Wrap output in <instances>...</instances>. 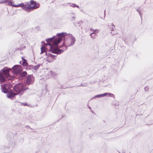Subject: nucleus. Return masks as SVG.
Listing matches in <instances>:
<instances>
[{
    "mask_svg": "<svg viewBox=\"0 0 153 153\" xmlns=\"http://www.w3.org/2000/svg\"><path fill=\"white\" fill-rule=\"evenodd\" d=\"M27 89L25 88V85L23 83H20L16 85L14 88L13 90H10L7 92V97L10 99H13L15 96L18 94L21 95L23 92Z\"/></svg>",
    "mask_w": 153,
    "mask_h": 153,
    "instance_id": "f257e3e1",
    "label": "nucleus"
},
{
    "mask_svg": "<svg viewBox=\"0 0 153 153\" xmlns=\"http://www.w3.org/2000/svg\"><path fill=\"white\" fill-rule=\"evenodd\" d=\"M39 4H37L36 2L33 0L30 1V3L28 2L26 4H22V8L27 12H29L32 10L37 8L39 7Z\"/></svg>",
    "mask_w": 153,
    "mask_h": 153,
    "instance_id": "f03ea898",
    "label": "nucleus"
},
{
    "mask_svg": "<svg viewBox=\"0 0 153 153\" xmlns=\"http://www.w3.org/2000/svg\"><path fill=\"white\" fill-rule=\"evenodd\" d=\"M41 43L42 45L45 44L46 46L49 45L50 46V51L53 53H56V54H60L62 52H63L65 50H66L67 49V47L65 46L63 48V49H60L59 48H55L54 47L53 43L52 44L51 43H48L47 44H45V42L44 41H42L41 42Z\"/></svg>",
    "mask_w": 153,
    "mask_h": 153,
    "instance_id": "7ed1b4c3",
    "label": "nucleus"
},
{
    "mask_svg": "<svg viewBox=\"0 0 153 153\" xmlns=\"http://www.w3.org/2000/svg\"><path fill=\"white\" fill-rule=\"evenodd\" d=\"M11 69L8 68H7L5 67L3 68L0 72L2 73L5 77H6L8 79L13 80L14 76H10L9 73Z\"/></svg>",
    "mask_w": 153,
    "mask_h": 153,
    "instance_id": "20e7f679",
    "label": "nucleus"
},
{
    "mask_svg": "<svg viewBox=\"0 0 153 153\" xmlns=\"http://www.w3.org/2000/svg\"><path fill=\"white\" fill-rule=\"evenodd\" d=\"M56 35L59 37L53 43L54 46H57L62 40L61 37H64L67 35V33L65 32H62L61 33H57Z\"/></svg>",
    "mask_w": 153,
    "mask_h": 153,
    "instance_id": "39448f33",
    "label": "nucleus"
},
{
    "mask_svg": "<svg viewBox=\"0 0 153 153\" xmlns=\"http://www.w3.org/2000/svg\"><path fill=\"white\" fill-rule=\"evenodd\" d=\"M34 78L32 75H28L26 78V84L28 85L32 84L34 83Z\"/></svg>",
    "mask_w": 153,
    "mask_h": 153,
    "instance_id": "423d86ee",
    "label": "nucleus"
},
{
    "mask_svg": "<svg viewBox=\"0 0 153 153\" xmlns=\"http://www.w3.org/2000/svg\"><path fill=\"white\" fill-rule=\"evenodd\" d=\"M21 66L19 65H14L12 68L13 73L14 74H19L21 71L20 67Z\"/></svg>",
    "mask_w": 153,
    "mask_h": 153,
    "instance_id": "0eeeda50",
    "label": "nucleus"
},
{
    "mask_svg": "<svg viewBox=\"0 0 153 153\" xmlns=\"http://www.w3.org/2000/svg\"><path fill=\"white\" fill-rule=\"evenodd\" d=\"M90 30L92 31L93 32L90 35V36L93 39H94L95 38V36H96V32L97 33H98V30H94L92 28H91L90 29Z\"/></svg>",
    "mask_w": 153,
    "mask_h": 153,
    "instance_id": "6e6552de",
    "label": "nucleus"
},
{
    "mask_svg": "<svg viewBox=\"0 0 153 153\" xmlns=\"http://www.w3.org/2000/svg\"><path fill=\"white\" fill-rule=\"evenodd\" d=\"M1 86L2 92L4 93H7L8 91V90L6 88V85L4 84L3 85H1Z\"/></svg>",
    "mask_w": 153,
    "mask_h": 153,
    "instance_id": "1a4fd4ad",
    "label": "nucleus"
},
{
    "mask_svg": "<svg viewBox=\"0 0 153 153\" xmlns=\"http://www.w3.org/2000/svg\"><path fill=\"white\" fill-rule=\"evenodd\" d=\"M6 79L4 78L2 73L0 72V84H2L5 82Z\"/></svg>",
    "mask_w": 153,
    "mask_h": 153,
    "instance_id": "9d476101",
    "label": "nucleus"
},
{
    "mask_svg": "<svg viewBox=\"0 0 153 153\" xmlns=\"http://www.w3.org/2000/svg\"><path fill=\"white\" fill-rule=\"evenodd\" d=\"M7 3V5H8L10 6H13V4H12V1L11 0H4L2 2H0V3Z\"/></svg>",
    "mask_w": 153,
    "mask_h": 153,
    "instance_id": "9b49d317",
    "label": "nucleus"
},
{
    "mask_svg": "<svg viewBox=\"0 0 153 153\" xmlns=\"http://www.w3.org/2000/svg\"><path fill=\"white\" fill-rule=\"evenodd\" d=\"M70 40L71 42V43L68 45V46L73 45L75 43L76 40L74 37L72 36H71V38H70Z\"/></svg>",
    "mask_w": 153,
    "mask_h": 153,
    "instance_id": "f8f14e48",
    "label": "nucleus"
},
{
    "mask_svg": "<svg viewBox=\"0 0 153 153\" xmlns=\"http://www.w3.org/2000/svg\"><path fill=\"white\" fill-rule=\"evenodd\" d=\"M27 74V72L25 71L20 74L19 77L20 78L22 79L24 77H25Z\"/></svg>",
    "mask_w": 153,
    "mask_h": 153,
    "instance_id": "ddd939ff",
    "label": "nucleus"
},
{
    "mask_svg": "<svg viewBox=\"0 0 153 153\" xmlns=\"http://www.w3.org/2000/svg\"><path fill=\"white\" fill-rule=\"evenodd\" d=\"M22 59L23 60V61L22 62V65L24 66H27L28 65V63L27 62V60L25 59Z\"/></svg>",
    "mask_w": 153,
    "mask_h": 153,
    "instance_id": "4468645a",
    "label": "nucleus"
},
{
    "mask_svg": "<svg viewBox=\"0 0 153 153\" xmlns=\"http://www.w3.org/2000/svg\"><path fill=\"white\" fill-rule=\"evenodd\" d=\"M46 51V48L45 47H44L42 45L41 47V53L40 54H42L45 52Z\"/></svg>",
    "mask_w": 153,
    "mask_h": 153,
    "instance_id": "2eb2a0df",
    "label": "nucleus"
},
{
    "mask_svg": "<svg viewBox=\"0 0 153 153\" xmlns=\"http://www.w3.org/2000/svg\"><path fill=\"white\" fill-rule=\"evenodd\" d=\"M40 65V64H38L36 65H35L33 67V69L35 70H37L39 68Z\"/></svg>",
    "mask_w": 153,
    "mask_h": 153,
    "instance_id": "dca6fc26",
    "label": "nucleus"
},
{
    "mask_svg": "<svg viewBox=\"0 0 153 153\" xmlns=\"http://www.w3.org/2000/svg\"><path fill=\"white\" fill-rule=\"evenodd\" d=\"M70 6L73 7H76L78 8H79V6L76 5V4H71V5H70Z\"/></svg>",
    "mask_w": 153,
    "mask_h": 153,
    "instance_id": "f3484780",
    "label": "nucleus"
},
{
    "mask_svg": "<svg viewBox=\"0 0 153 153\" xmlns=\"http://www.w3.org/2000/svg\"><path fill=\"white\" fill-rule=\"evenodd\" d=\"M23 3L20 4L18 5H16L15 4H13V6L14 7H22Z\"/></svg>",
    "mask_w": 153,
    "mask_h": 153,
    "instance_id": "a211bd4d",
    "label": "nucleus"
},
{
    "mask_svg": "<svg viewBox=\"0 0 153 153\" xmlns=\"http://www.w3.org/2000/svg\"><path fill=\"white\" fill-rule=\"evenodd\" d=\"M53 39V38H49L48 39H46V40L47 42H51L52 41V40Z\"/></svg>",
    "mask_w": 153,
    "mask_h": 153,
    "instance_id": "6ab92c4d",
    "label": "nucleus"
},
{
    "mask_svg": "<svg viewBox=\"0 0 153 153\" xmlns=\"http://www.w3.org/2000/svg\"><path fill=\"white\" fill-rule=\"evenodd\" d=\"M112 26H113V27H112L111 29V31H114V29L115 28V26L113 24H112Z\"/></svg>",
    "mask_w": 153,
    "mask_h": 153,
    "instance_id": "aec40b11",
    "label": "nucleus"
},
{
    "mask_svg": "<svg viewBox=\"0 0 153 153\" xmlns=\"http://www.w3.org/2000/svg\"><path fill=\"white\" fill-rule=\"evenodd\" d=\"M144 90L146 91H148L149 90V87H148L146 86V87H145L144 88Z\"/></svg>",
    "mask_w": 153,
    "mask_h": 153,
    "instance_id": "412c9836",
    "label": "nucleus"
},
{
    "mask_svg": "<svg viewBox=\"0 0 153 153\" xmlns=\"http://www.w3.org/2000/svg\"><path fill=\"white\" fill-rule=\"evenodd\" d=\"M108 95L109 96L111 97H114V94H111V93H109Z\"/></svg>",
    "mask_w": 153,
    "mask_h": 153,
    "instance_id": "4be33fe9",
    "label": "nucleus"
},
{
    "mask_svg": "<svg viewBox=\"0 0 153 153\" xmlns=\"http://www.w3.org/2000/svg\"><path fill=\"white\" fill-rule=\"evenodd\" d=\"M102 97V94H99V95H96L95 96V97Z\"/></svg>",
    "mask_w": 153,
    "mask_h": 153,
    "instance_id": "5701e85b",
    "label": "nucleus"
},
{
    "mask_svg": "<svg viewBox=\"0 0 153 153\" xmlns=\"http://www.w3.org/2000/svg\"><path fill=\"white\" fill-rule=\"evenodd\" d=\"M108 94L107 93H105L104 94H102V97H103L104 96H106Z\"/></svg>",
    "mask_w": 153,
    "mask_h": 153,
    "instance_id": "b1692460",
    "label": "nucleus"
},
{
    "mask_svg": "<svg viewBox=\"0 0 153 153\" xmlns=\"http://www.w3.org/2000/svg\"><path fill=\"white\" fill-rule=\"evenodd\" d=\"M137 11H138V13H139V15H140V17H141V13H140V11L138 10V9H137Z\"/></svg>",
    "mask_w": 153,
    "mask_h": 153,
    "instance_id": "393cba45",
    "label": "nucleus"
},
{
    "mask_svg": "<svg viewBox=\"0 0 153 153\" xmlns=\"http://www.w3.org/2000/svg\"><path fill=\"white\" fill-rule=\"evenodd\" d=\"M23 104L24 105H27V103H23Z\"/></svg>",
    "mask_w": 153,
    "mask_h": 153,
    "instance_id": "a878e982",
    "label": "nucleus"
},
{
    "mask_svg": "<svg viewBox=\"0 0 153 153\" xmlns=\"http://www.w3.org/2000/svg\"><path fill=\"white\" fill-rule=\"evenodd\" d=\"M72 18L73 19H71V20H72L75 19V18L74 17H73Z\"/></svg>",
    "mask_w": 153,
    "mask_h": 153,
    "instance_id": "bb28decb",
    "label": "nucleus"
},
{
    "mask_svg": "<svg viewBox=\"0 0 153 153\" xmlns=\"http://www.w3.org/2000/svg\"><path fill=\"white\" fill-rule=\"evenodd\" d=\"M111 33L113 35H114L115 34V33H112V32H111Z\"/></svg>",
    "mask_w": 153,
    "mask_h": 153,
    "instance_id": "cd10ccee",
    "label": "nucleus"
},
{
    "mask_svg": "<svg viewBox=\"0 0 153 153\" xmlns=\"http://www.w3.org/2000/svg\"><path fill=\"white\" fill-rule=\"evenodd\" d=\"M63 45H61V46H59L60 48L62 47L63 46Z\"/></svg>",
    "mask_w": 153,
    "mask_h": 153,
    "instance_id": "c85d7f7f",
    "label": "nucleus"
},
{
    "mask_svg": "<svg viewBox=\"0 0 153 153\" xmlns=\"http://www.w3.org/2000/svg\"><path fill=\"white\" fill-rule=\"evenodd\" d=\"M89 108H90V109H91V108L90 107H89Z\"/></svg>",
    "mask_w": 153,
    "mask_h": 153,
    "instance_id": "c756f323",
    "label": "nucleus"
},
{
    "mask_svg": "<svg viewBox=\"0 0 153 153\" xmlns=\"http://www.w3.org/2000/svg\"><path fill=\"white\" fill-rule=\"evenodd\" d=\"M51 55L52 56H53V55Z\"/></svg>",
    "mask_w": 153,
    "mask_h": 153,
    "instance_id": "7c9ffc66",
    "label": "nucleus"
}]
</instances>
